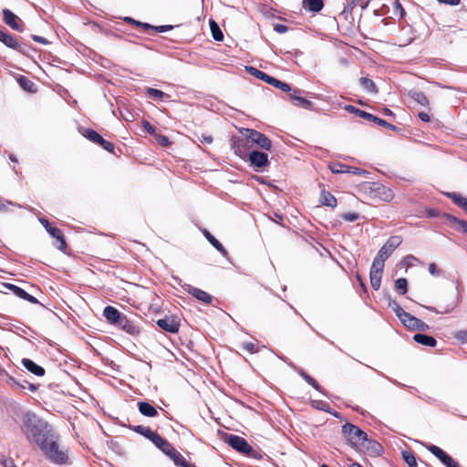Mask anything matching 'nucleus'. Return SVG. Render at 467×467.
Wrapping results in <instances>:
<instances>
[{
	"label": "nucleus",
	"mask_w": 467,
	"mask_h": 467,
	"mask_svg": "<svg viewBox=\"0 0 467 467\" xmlns=\"http://www.w3.org/2000/svg\"><path fill=\"white\" fill-rule=\"evenodd\" d=\"M37 444L51 462L56 464L67 463L68 460L67 453L59 449L57 441L54 439L53 435L49 433L43 435V440L37 441Z\"/></svg>",
	"instance_id": "obj_1"
},
{
	"label": "nucleus",
	"mask_w": 467,
	"mask_h": 467,
	"mask_svg": "<svg viewBox=\"0 0 467 467\" xmlns=\"http://www.w3.org/2000/svg\"><path fill=\"white\" fill-rule=\"evenodd\" d=\"M23 431L28 440L33 441L37 444V441L43 440V435H47L45 432L46 423L40 420L36 414L26 412L22 419Z\"/></svg>",
	"instance_id": "obj_2"
},
{
	"label": "nucleus",
	"mask_w": 467,
	"mask_h": 467,
	"mask_svg": "<svg viewBox=\"0 0 467 467\" xmlns=\"http://www.w3.org/2000/svg\"><path fill=\"white\" fill-rule=\"evenodd\" d=\"M223 440L236 451L251 458L259 459L261 455L257 452L247 441L238 435L231 433H223Z\"/></svg>",
	"instance_id": "obj_3"
},
{
	"label": "nucleus",
	"mask_w": 467,
	"mask_h": 467,
	"mask_svg": "<svg viewBox=\"0 0 467 467\" xmlns=\"http://www.w3.org/2000/svg\"><path fill=\"white\" fill-rule=\"evenodd\" d=\"M342 434L352 448L360 449V446H365L367 433L359 427L347 422L342 426Z\"/></svg>",
	"instance_id": "obj_4"
},
{
	"label": "nucleus",
	"mask_w": 467,
	"mask_h": 467,
	"mask_svg": "<svg viewBox=\"0 0 467 467\" xmlns=\"http://www.w3.org/2000/svg\"><path fill=\"white\" fill-rule=\"evenodd\" d=\"M240 132L243 136L249 138L251 144L254 143L266 150L271 149L272 142L265 134L253 129H242Z\"/></svg>",
	"instance_id": "obj_5"
},
{
	"label": "nucleus",
	"mask_w": 467,
	"mask_h": 467,
	"mask_svg": "<svg viewBox=\"0 0 467 467\" xmlns=\"http://www.w3.org/2000/svg\"><path fill=\"white\" fill-rule=\"evenodd\" d=\"M389 306L395 312L400 322L409 329L414 330L417 327L419 318L406 312L396 301L389 303Z\"/></svg>",
	"instance_id": "obj_6"
},
{
	"label": "nucleus",
	"mask_w": 467,
	"mask_h": 467,
	"mask_svg": "<svg viewBox=\"0 0 467 467\" xmlns=\"http://www.w3.org/2000/svg\"><path fill=\"white\" fill-rule=\"evenodd\" d=\"M231 141L232 150H234L235 155L239 156L241 159L244 160L248 158L249 154L252 151L250 150L252 144L250 142L249 138L245 136H244L243 138L234 136L232 137Z\"/></svg>",
	"instance_id": "obj_7"
},
{
	"label": "nucleus",
	"mask_w": 467,
	"mask_h": 467,
	"mask_svg": "<svg viewBox=\"0 0 467 467\" xmlns=\"http://www.w3.org/2000/svg\"><path fill=\"white\" fill-rule=\"evenodd\" d=\"M0 42L3 43L5 47L16 50L17 52L27 55V46L24 43L19 42V39L9 34L6 31L0 29Z\"/></svg>",
	"instance_id": "obj_8"
},
{
	"label": "nucleus",
	"mask_w": 467,
	"mask_h": 467,
	"mask_svg": "<svg viewBox=\"0 0 467 467\" xmlns=\"http://www.w3.org/2000/svg\"><path fill=\"white\" fill-rule=\"evenodd\" d=\"M81 134L83 137H85L89 141L99 145L101 148H103L105 150H107L109 153H114V144L110 141L106 140L102 138L101 135H99L96 130L92 129H83L81 130Z\"/></svg>",
	"instance_id": "obj_9"
},
{
	"label": "nucleus",
	"mask_w": 467,
	"mask_h": 467,
	"mask_svg": "<svg viewBox=\"0 0 467 467\" xmlns=\"http://www.w3.org/2000/svg\"><path fill=\"white\" fill-rule=\"evenodd\" d=\"M348 111L351 112V113H355L356 115H358V117L360 118H363L367 120H369V121H372V122H375L377 123L378 125L379 126H382V127H385L387 129H389L391 130H397V127L391 123H389L387 122L386 120L380 119V118H378L368 112H366L364 110H361L358 108H355L354 106H351V105H348L345 108Z\"/></svg>",
	"instance_id": "obj_10"
},
{
	"label": "nucleus",
	"mask_w": 467,
	"mask_h": 467,
	"mask_svg": "<svg viewBox=\"0 0 467 467\" xmlns=\"http://www.w3.org/2000/svg\"><path fill=\"white\" fill-rule=\"evenodd\" d=\"M39 221L41 224L45 227V229L47 231V233L57 240V247L61 251H65L67 248V243L64 239L62 231L55 226H52L50 223L45 218H41L39 219Z\"/></svg>",
	"instance_id": "obj_11"
},
{
	"label": "nucleus",
	"mask_w": 467,
	"mask_h": 467,
	"mask_svg": "<svg viewBox=\"0 0 467 467\" xmlns=\"http://www.w3.org/2000/svg\"><path fill=\"white\" fill-rule=\"evenodd\" d=\"M370 193L373 198L386 202H391L394 198L393 191L389 187L379 183H373V186L370 188Z\"/></svg>",
	"instance_id": "obj_12"
},
{
	"label": "nucleus",
	"mask_w": 467,
	"mask_h": 467,
	"mask_svg": "<svg viewBox=\"0 0 467 467\" xmlns=\"http://www.w3.org/2000/svg\"><path fill=\"white\" fill-rule=\"evenodd\" d=\"M428 450L447 467H460V464L447 452L436 445H430Z\"/></svg>",
	"instance_id": "obj_13"
},
{
	"label": "nucleus",
	"mask_w": 467,
	"mask_h": 467,
	"mask_svg": "<svg viewBox=\"0 0 467 467\" xmlns=\"http://www.w3.org/2000/svg\"><path fill=\"white\" fill-rule=\"evenodd\" d=\"M402 243V238L398 235L391 236L388 239L385 244L379 249L378 254L379 257L388 259L389 256L398 248Z\"/></svg>",
	"instance_id": "obj_14"
},
{
	"label": "nucleus",
	"mask_w": 467,
	"mask_h": 467,
	"mask_svg": "<svg viewBox=\"0 0 467 467\" xmlns=\"http://www.w3.org/2000/svg\"><path fill=\"white\" fill-rule=\"evenodd\" d=\"M3 20L12 29L18 32L25 30V25L22 20L9 9L3 10Z\"/></svg>",
	"instance_id": "obj_15"
},
{
	"label": "nucleus",
	"mask_w": 467,
	"mask_h": 467,
	"mask_svg": "<svg viewBox=\"0 0 467 467\" xmlns=\"http://www.w3.org/2000/svg\"><path fill=\"white\" fill-rule=\"evenodd\" d=\"M291 91L292 93L289 94V99L294 106L308 110L314 109L313 103L310 100L300 96L302 90L296 88L293 90L291 89Z\"/></svg>",
	"instance_id": "obj_16"
},
{
	"label": "nucleus",
	"mask_w": 467,
	"mask_h": 467,
	"mask_svg": "<svg viewBox=\"0 0 467 467\" xmlns=\"http://www.w3.org/2000/svg\"><path fill=\"white\" fill-rule=\"evenodd\" d=\"M252 166L256 169L265 168L269 164L268 155L259 150H252L248 156Z\"/></svg>",
	"instance_id": "obj_17"
},
{
	"label": "nucleus",
	"mask_w": 467,
	"mask_h": 467,
	"mask_svg": "<svg viewBox=\"0 0 467 467\" xmlns=\"http://www.w3.org/2000/svg\"><path fill=\"white\" fill-rule=\"evenodd\" d=\"M157 325L162 330L169 333H177L180 328V322L174 317H165L157 320Z\"/></svg>",
	"instance_id": "obj_18"
},
{
	"label": "nucleus",
	"mask_w": 467,
	"mask_h": 467,
	"mask_svg": "<svg viewBox=\"0 0 467 467\" xmlns=\"http://www.w3.org/2000/svg\"><path fill=\"white\" fill-rule=\"evenodd\" d=\"M2 286L13 292L16 296H18L21 299L28 301L32 304L38 303L37 299L35 296L29 295L26 291H25L24 289L16 285L10 283H3Z\"/></svg>",
	"instance_id": "obj_19"
},
{
	"label": "nucleus",
	"mask_w": 467,
	"mask_h": 467,
	"mask_svg": "<svg viewBox=\"0 0 467 467\" xmlns=\"http://www.w3.org/2000/svg\"><path fill=\"white\" fill-rule=\"evenodd\" d=\"M115 326L131 336H138L140 332V327L136 326L131 320H130L125 315L120 317Z\"/></svg>",
	"instance_id": "obj_20"
},
{
	"label": "nucleus",
	"mask_w": 467,
	"mask_h": 467,
	"mask_svg": "<svg viewBox=\"0 0 467 467\" xmlns=\"http://www.w3.org/2000/svg\"><path fill=\"white\" fill-rule=\"evenodd\" d=\"M260 76H262V78H260V79L265 81V83H267L276 88H279L284 92L291 91V87L287 83H285L274 77H271L268 74H266L265 72H264V74H261Z\"/></svg>",
	"instance_id": "obj_21"
},
{
	"label": "nucleus",
	"mask_w": 467,
	"mask_h": 467,
	"mask_svg": "<svg viewBox=\"0 0 467 467\" xmlns=\"http://www.w3.org/2000/svg\"><path fill=\"white\" fill-rule=\"evenodd\" d=\"M329 168L333 173H353V174L364 173V171L359 168L350 167V166L341 164L338 162L332 163L329 166Z\"/></svg>",
	"instance_id": "obj_22"
},
{
	"label": "nucleus",
	"mask_w": 467,
	"mask_h": 467,
	"mask_svg": "<svg viewBox=\"0 0 467 467\" xmlns=\"http://www.w3.org/2000/svg\"><path fill=\"white\" fill-rule=\"evenodd\" d=\"M123 315L124 314L120 313L117 308L111 306H106L103 310V316L106 320L114 326L118 323Z\"/></svg>",
	"instance_id": "obj_23"
},
{
	"label": "nucleus",
	"mask_w": 467,
	"mask_h": 467,
	"mask_svg": "<svg viewBox=\"0 0 467 467\" xmlns=\"http://www.w3.org/2000/svg\"><path fill=\"white\" fill-rule=\"evenodd\" d=\"M188 293L192 296L197 300L204 303V304H211L212 303V296L209 295L207 292L194 287V286H189Z\"/></svg>",
	"instance_id": "obj_24"
},
{
	"label": "nucleus",
	"mask_w": 467,
	"mask_h": 467,
	"mask_svg": "<svg viewBox=\"0 0 467 467\" xmlns=\"http://www.w3.org/2000/svg\"><path fill=\"white\" fill-rule=\"evenodd\" d=\"M365 450V452L369 456H379L382 452V446L376 441L368 440L365 446H360Z\"/></svg>",
	"instance_id": "obj_25"
},
{
	"label": "nucleus",
	"mask_w": 467,
	"mask_h": 467,
	"mask_svg": "<svg viewBox=\"0 0 467 467\" xmlns=\"http://www.w3.org/2000/svg\"><path fill=\"white\" fill-rule=\"evenodd\" d=\"M130 429L132 430L134 432L144 436L151 442L159 434L157 431H152L150 427H145L142 425L130 426Z\"/></svg>",
	"instance_id": "obj_26"
},
{
	"label": "nucleus",
	"mask_w": 467,
	"mask_h": 467,
	"mask_svg": "<svg viewBox=\"0 0 467 467\" xmlns=\"http://www.w3.org/2000/svg\"><path fill=\"white\" fill-rule=\"evenodd\" d=\"M138 410L145 417L154 418L158 416V410L154 406L146 401L138 402Z\"/></svg>",
	"instance_id": "obj_27"
},
{
	"label": "nucleus",
	"mask_w": 467,
	"mask_h": 467,
	"mask_svg": "<svg viewBox=\"0 0 467 467\" xmlns=\"http://www.w3.org/2000/svg\"><path fill=\"white\" fill-rule=\"evenodd\" d=\"M22 364L24 367L30 371L31 373L36 375V376H44L45 375V369L41 366L36 364L34 361H32L29 358H24L22 360Z\"/></svg>",
	"instance_id": "obj_28"
},
{
	"label": "nucleus",
	"mask_w": 467,
	"mask_h": 467,
	"mask_svg": "<svg viewBox=\"0 0 467 467\" xmlns=\"http://www.w3.org/2000/svg\"><path fill=\"white\" fill-rule=\"evenodd\" d=\"M413 339L415 342L421 344L427 347H435L437 344L436 339L432 336H429L426 334H415L413 336Z\"/></svg>",
	"instance_id": "obj_29"
},
{
	"label": "nucleus",
	"mask_w": 467,
	"mask_h": 467,
	"mask_svg": "<svg viewBox=\"0 0 467 467\" xmlns=\"http://www.w3.org/2000/svg\"><path fill=\"white\" fill-rule=\"evenodd\" d=\"M203 235L208 240V242L222 254L226 255L227 251L223 247V245L206 229L202 231Z\"/></svg>",
	"instance_id": "obj_30"
},
{
	"label": "nucleus",
	"mask_w": 467,
	"mask_h": 467,
	"mask_svg": "<svg viewBox=\"0 0 467 467\" xmlns=\"http://www.w3.org/2000/svg\"><path fill=\"white\" fill-rule=\"evenodd\" d=\"M319 202L322 205L334 208L337 206V199L327 191L323 190L320 193Z\"/></svg>",
	"instance_id": "obj_31"
},
{
	"label": "nucleus",
	"mask_w": 467,
	"mask_h": 467,
	"mask_svg": "<svg viewBox=\"0 0 467 467\" xmlns=\"http://www.w3.org/2000/svg\"><path fill=\"white\" fill-rule=\"evenodd\" d=\"M166 455L173 461L176 466L179 467H182L187 462L174 447H172L169 451H166Z\"/></svg>",
	"instance_id": "obj_32"
},
{
	"label": "nucleus",
	"mask_w": 467,
	"mask_h": 467,
	"mask_svg": "<svg viewBox=\"0 0 467 467\" xmlns=\"http://www.w3.org/2000/svg\"><path fill=\"white\" fill-rule=\"evenodd\" d=\"M359 84L362 88L368 93L377 94L379 92V88L374 81L367 77L360 78Z\"/></svg>",
	"instance_id": "obj_33"
},
{
	"label": "nucleus",
	"mask_w": 467,
	"mask_h": 467,
	"mask_svg": "<svg viewBox=\"0 0 467 467\" xmlns=\"http://www.w3.org/2000/svg\"><path fill=\"white\" fill-rule=\"evenodd\" d=\"M303 7L311 12H319L324 7L323 0H303Z\"/></svg>",
	"instance_id": "obj_34"
},
{
	"label": "nucleus",
	"mask_w": 467,
	"mask_h": 467,
	"mask_svg": "<svg viewBox=\"0 0 467 467\" xmlns=\"http://www.w3.org/2000/svg\"><path fill=\"white\" fill-rule=\"evenodd\" d=\"M409 95L418 104L423 107H429L430 102L424 92L419 90H410Z\"/></svg>",
	"instance_id": "obj_35"
},
{
	"label": "nucleus",
	"mask_w": 467,
	"mask_h": 467,
	"mask_svg": "<svg viewBox=\"0 0 467 467\" xmlns=\"http://www.w3.org/2000/svg\"><path fill=\"white\" fill-rule=\"evenodd\" d=\"M446 195L452 201L455 205L467 212V198L457 192H448Z\"/></svg>",
	"instance_id": "obj_36"
},
{
	"label": "nucleus",
	"mask_w": 467,
	"mask_h": 467,
	"mask_svg": "<svg viewBox=\"0 0 467 467\" xmlns=\"http://www.w3.org/2000/svg\"><path fill=\"white\" fill-rule=\"evenodd\" d=\"M152 443L160 449L164 454L169 451L173 446L166 439L161 437L160 434L152 441Z\"/></svg>",
	"instance_id": "obj_37"
},
{
	"label": "nucleus",
	"mask_w": 467,
	"mask_h": 467,
	"mask_svg": "<svg viewBox=\"0 0 467 467\" xmlns=\"http://www.w3.org/2000/svg\"><path fill=\"white\" fill-rule=\"evenodd\" d=\"M17 82L20 85V87L26 91H28L31 93H34L36 91L35 83L25 76H20L17 79Z\"/></svg>",
	"instance_id": "obj_38"
},
{
	"label": "nucleus",
	"mask_w": 467,
	"mask_h": 467,
	"mask_svg": "<svg viewBox=\"0 0 467 467\" xmlns=\"http://www.w3.org/2000/svg\"><path fill=\"white\" fill-rule=\"evenodd\" d=\"M401 456L404 462L410 466V467H418L417 460L415 453L412 450H405L401 451Z\"/></svg>",
	"instance_id": "obj_39"
},
{
	"label": "nucleus",
	"mask_w": 467,
	"mask_h": 467,
	"mask_svg": "<svg viewBox=\"0 0 467 467\" xmlns=\"http://www.w3.org/2000/svg\"><path fill=\"white\" fill-rule=\"evenodd\" d=\"M386 260L387 259H385L383 257H379V255L377 254V256L373 260L370 271H372V272H376L377 271V273H381L382 274Z\"/></svg>",
	"instance_id": "obj_40"
},
{
	"label": "nucleus",
	"mask_w": 467,
	"mask_h": 467,
	"mask_svg": "<svg viewBox=\"0 0 467 467\" xmlns=\"http://www.w3.org/2000/svg\"><path fill=\"white\" fill-rule=\"evenodd\" d=\"M369 277H370V284H371L372 288L375 290H379L380 287V284H381L382 274L377 273V271L376 272L370 271Z\"/></svg>",
	"instance_id": "obj_41"
},
{
	"label": "nucleus",
	"mask_w": 467,
	"mask_h": 467,
	"mask_svg": "<svg viewBox=\"0 0 467 467\" xmlns=\"http://www.w3.org/2000/svg\"><path fill=\"white\" fill-rule=\"evenodd\" d=\"M146 93L150 98L157 99H161L164 97H166V98L170 97L168 94L164 93L163 91L157 89V88H148Z\"/></svg>",
	"instance_id": "obj_42"
},
{
	"label": "nucleus",
	"mask_w": 467,
	"mask_h": 467,
	"mask_svg": "<svg viewBox=\"0 0 467 467\" xmlns=\"http://www.w3.org/2000/svg\"><path fill=\"white\" fill-rule=\"evenodd\" d=\"M210 26H211V31H212V35H213V38L216 41H222L223 39V34L221 31L219 26L214 21H211Z\"/></svg>",
	"instance_id": "obj_43"
},
{
	"label": "nucleus",
	"mask_w": 467,
	"mask_h": 467,
	"mask_svg": "<svg viewBox=\"0 0 467 467\" xmlns=\"http://www.w3.org/2000/svg\"><path fill=\"white\" fill-rule=\"evenodd\" d=\"M241 348L250 354H254L259 351V347L256 343L249 341V342H243L241 344Z\"/></svg>",
	"instance_id": "obj_44"
},
{
	"label": "nucleus",
	"mask_w": 467,
	"mask_h": 467,
	"mask_svg": "<svg viewBox=\"0 0 467 467\" xmlns=\"http://www.w3.org/2000/svg\"><path fill=\"white\" fill-rule=\"evenodd\" d=\"M407 286H408V282H407L406 278L400 277V278L397 279L395 282V288L401 295H404L407 293Z\"/></svg>",
	"instance_id": "obj_45"
},
{
	"label": "nucleus",
	"mask_w": 467,
	"mask_h": 467,
	"mask_svg": "<svg viewBox=\"0 0 467 467\" xmlns=\"http://www.w3.org/2000/svg\"><path fill=\"white\" fill-rule=\"evenodd\" d=\"M369 0H348V5L352 10L356 6H360L362 9L366 8Z\"/></svg>",
	"instance_id": "obj_46"
},
{
	"label": "nucleus",
	"mask_w": 467,
	"mask_h": 467,
	"mask_svg": "<svg viewBox=\"0 0 467 467\" xmlns=\"http://www.w3.org/2000/svg\"><path fill=\"white\" fill-rule=\"evenodd\" d=\"M153 136L155 137V140H157V142L160 145H161L162 147H169L171 144V141L170 140V139L165 135L157 134L155 132V135H153Z\"/></svg>",
	"instance_id": "obj_47"
},
{
	"label": "nucleus",
	"mask_w": 467,
	"mask_h": 467,
	"mask_svg": "<svg viewBox=\"0 0 467 467\" xmlns=\"http://www.w3.org/2000/svg\"><path fill=\"white\" fill-rule=\"evenodd\" d=\"M125 21H127L129 24L136 25V26H138V27H141V28H143L145 31H148V30L150 29V27H152V26H150V24H147V23H141V22L136 21V20H134V19H133V18H131V17H126V18H125Z\"/></svg>",
	"instance_id": "obj_48"
},
{
	"label": "nucleus",
	"mask_w": 467,
	"mask_h": 467,
	"mask_svg": "<svg viewBox=\"0 0 467 467\" xmlns=\"http://www.w3.org/2000/svg\"><path fill=\"white\" fill-rule=\"evenodd\" d=\"M302 377L313 388H315L317 390H320V385L314 378H312L311 376H309L308 374H306L305 372L302 373Z\"/></svg>",
	"instance_id": "obj_49"
},
{
	"label": "nucleus",
	"mask_w": 467,
	"mask_h": 467,
	"mask_svg": "<svg viewBox=\"0 0 467 467\" xmlns=\"http://www.w3.org/2000/svg\"><path fill=\"white\" fill-rule=\"evenodd\" d=\"M359 215L357 213H346L342 214V218L348 222H355L358 219Z\"/></svg>",
	"instance_id": "obj_50"
},
{
	"label": "nucleus",
	"mask_w": 467,
	"mask_h": 467,
	"mask_svg": "<svg viewBox=\"0 0 467 467\" xmlns=\"http://www.w3.org/2000/svg\"><path fill=\"white\" fill-rule=\"evenodd\" d=\"M455 338L460 340L462 343L467 342V330H460L455 333L454 335Z\"/></svg>",
	"instance_id": "obj_51"
},
{
	"label": "nucleus",
	"mask_w": 467,
	"mask_h": 467,
	"mask_svg": "<svg viewBox=\"0 0 467 467\" xmlns=\"http://www.w3.org/2000/svg\"><path fill=\"white\" fill-rule=\"evenodd\" d=\"M142 126L150 135H155V128L148 120H143Z\"/></svg>",
	"instance_id": "obj_52"
},
{
	"label": "nucleus",
	"mask_w": 467,
	"mask_h": 467,
	"mask_svg": "<svg viewBox=\"0 0 467 467\" xmlns=\"http://www.w3.org/2000/svg\"><path fill=\"white\" fill-rule=\"evenodd\" d=\"M247 71L258 79L262 78V76L260 75L264 74V71H261L254 67H248Z\"/></svg>",
	"instance_id": "obj_53"
},
{
	"label": "nucleus",
	"mask_w": 467,
	"mask_h": 467,
	"mask_svg": "<svg viewBox=\"0 0 467 467\" xmlns=\"http://www.w3.org/2000/svg\"><path fill=\"white\" fill-rule=\"evenodd\" d=\"M274 29L279 34H284L288 31V26L284 24H275Z\"/></svg>",
	"instance_id": "obj_54"
},
{
	"label": "nucleus",
	"mask_w": 467,
	"mask_h": 467,
	"mask_svg": "<svg viewBox=\"0 0 467 467\" xmlns=\"http://www.w3.org/2000/svg\"><path fill=\"white\" fill-rule=\"evenodd\" d=\"M173 28L172 26H153L152 27H150V29H153L157 32H160V33H162V32H167V31H170Z\"/></svg>",
	"instance_id": "obj_55"
},
{
	"label": "nucleus",
	"mask_w": 467,
	"mask_h": 467,
	"mask_svg": "<svg viewBox=\"0 0 467 467\" xmlns=\"http://www.w3.org/2000/svg\"><path fill=\"white\" fill-rule=\"evenodd\" d=\"M429 272L432 275H439L441 273V271L438 269L436 264H434V263L430 264Z\"/></svg>",
	"instance_id": "obj_56"
},
{
	"label": "nucleus",
	"mask_w": 467,
	"mask_h": 467,
	"mask_svg": "<svg viewBox=\"0 0 467 467\" xmlns=\"http://www.w3.org/2000/svg\"><path fill=\"white\" fill-rule=\"evenodd\" d=\"M430 327L429 326L424 323L423 321H421L420 319H419L418 321V324H417V327H415L414 330H421V331H426L428 330Z\"/></svg>",
	"instance_id": "obj_57"
},
{
	"label": "nucleus",
	"mask_w": 467,
	"mask_h": 467,
	"mask_svg": "<svg viewBox=\"0 0 467 467\" xmlns=\"http://www.w3.org/2000/svg\"><path fill=\"white\" fill-rule=\"evenodd\" d=\"M32 39L43 45H47L48 43V41L45 37L36 35H33Z\"/></svg>",
	"instance_id": "obj_58"
},
{
	"label": "nucleus",
	"mask_w": 467,
	"mask_h": 467,
	"mask_svg": "<svg viewBox=\"0 0 467 467\" xmlns=\"http://www.w3.org/2000/svg\"><path fill=\"white\" fill-rule=\"evenodd\" d=\"M418 117L424 122H429L431 120L430 115L427 112L420 111L419 112Z\"/></svg>",
	"instance_id": "obj_59"
},
{
	"label": "nucleus",
	"mask_w": 467,
	"mask_h": 467,
	"mask_svg": "<svg viewBox=\"0 0 467 467\" xmlns=\"http://www.w3.org/2000/svg\"><path fill=\"white\" fill-rule=\"evenodd\" d=\"M200 140L202 143L211 144L213 141V139L211 135H202Z\"/></svg>",
	"instance_id": "obj_60"
},
{
	"label": "nucleus",
	"mask_w": 467,
	"mask_h": 467,
	"mask_svg": "<svg viewBox=\"0 0 467 467\" xmlns=\"http://www.w3.org/2000/svg\"><path fill=\"white\" fill-rule=\"evenodd\" d=\"M457 223L462 228L463 232L467 234V221L454 219Z\"/></svg>",
	"instance_id": "obj_61"
},
{
	"label": "nucleus",
	"mask_w": 467,
	"mask_h": 467,
	"mask_svg": "<svg viewBox=\"0 0 467 467\" xmlns=\"http://www.w3.org/2000/svg\"><path fill=\"white\" fill-rule=\"evenodd\" d=\"M440 3L448 4L451 5H457L460 4L461 0H438Z\"/></svg>",
	"instance_id": "obj_62"
},
{
	"label": "nucleus",
	"mask_w": 467,
	"mask_h": 467,
	"mask_svg": "<svg viewBox=\"0 0 467 467\" xmlns=\"http://www.w3.org/2000/svg\"><path fill=\"white\" fill-rule=\"evenodd\" d=\"M10 380L13 382L14 385H16L19 389H25L26 388V383H24V382L23 383L18 382L15 379H10Z\"/></svg>",
	"instance_id": "obj_63"
},
{
	"label": "nucleus",
	"mask_w": 467,
	"mask_h": 467,
	"mask_svg": "<svg viewBox=\"0 0 467 467\" xmlns=\"http://www.w3.org/2000/svg\"><path fill=\"white\" fill-rule=\"evenodd\" d=\"M24 383L27 384L28 389H29L31 391H33V392H35V391L36 390V389H37L36 385H34V384H32V383H29V382H27L26 380H24Z\"/></svg>",
	"instance_id": "obj_64"
}]
</instances>
